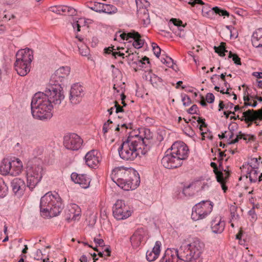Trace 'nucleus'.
Here are the masks:
<instances>
[{"label": "nucleus", "instance_id": "f257e3e1", "mask_svg": "<svg viewBox=\"0 0 262 262\" xmlns=\"http://www.w3.org/2000/svg\"><path fill=\"white\" fill-rule=\"evenodd\" d=\"M150 136H129L118 149L120 157L125 161H134L140 154H146L150 149Z\"/></svg>", "mask_w": 262, "mask_h": 262}, {"label": "nucleus", "instance_id": "f03ea898", "mask_svg": "<svg viewBox=\"0 0 262 262\" xmlns=\"http://www.w3.org/2000/svg\"><path fill=\"white\" fill-rule=\"evenodd\" d=\"M188 154V147L184 142H176L172 145L169 154L167 153L162 159L161 163L166 168H177L187 159Z\"/></svg>", "mask_w": 262, "mask_h": 262}, {"label": "nucleus", "instance_id": "7ed1b4c3", "mask_svg": "<svg viewBox=\"0 0 262 262\" xmlns=\"http://www.w3.org/2000/svg\"><path fill=\"white\" fill-rule=\"evenodd\" d=\"M112 180L119 187L126 191L135 189L140 183L139 174L135 170L123 167L116 168L113 170Z\"/></svg>", "mask_w": 262, "mask_h": 262}, {"label": "nucleus", "instance_id": "20e7f679", "mask_svg": "<svg viewBox=\"0 0 262 262\" xmlns=\"http://www.w3.org/2000/svg\"><path fill=\"white\" fill-rule=\"evenodd\" d=\"M204 248V244L200 240L196 239L193 242L182 245L179 248L172 249L171 250L177 261L201 262L200 256Z\"/></svg>", "mask_w": 262, "mask_h": 262}, {"label": "nucleus", "instance_id": "39448f33", "mask_svg": "<svg viewBox=\"0 0 262 262\" xmlns=\"http://www.w3.org/2000/svg\"><path fill=\"white\" fill-rule=\"evenodd\" d=\"M31 108L32 115L34 118L45 120L52 117L53 104H51L45 92H39L34 95Z\"/></svg>", "mask_w": 262, "mask_h": 262}, {"label": "nucleus", "instance_id": "423d86ee", "mask_svg": "<svg viewBox=\"0 0 262 262\" xmlns=\"http://www.w3.org/2000/svg\"><path fill=\"white\" fill-rule=\"evenodd\" d=\"M63 205L57 193L49 192L40 199V211L42 216L54 217L62 210Z\"/></svg>", "mask_w": 262, "mask_h": 262}, {"label": "nucleus", "instance_id": "0eeeda50", "mask_svg": "<svg viewBox=\"0 0 262 262\" xmlns=\"http://www.w3.org/2000/svg\"><path fill=\"white\" fill-rule=\"evenodd\" d=\"M33 59V52L31 49L25 48L19 50L16 54L14 63V68L17 74L21 76H26L30 72Z\"/></svg>", "mask_w": 262, "mask_h": 262}, {"label": "nucleus", "instance_id": "6e6552de", "mask_svg": "<svg viewBox=\"0 0 262 262\" xmlns=\"http://www.w3.org/2000/svg\"><path fill=\"white\" fill-rule=\"evenodd\" d=\"M43 167L41 162L35 161L33 163L29 164L26 168L27 186L33 189L40 181L43 174Z\"/></svg>", "mask_w": 262, "mask_h": 262}, {"label": "nucleus", "instance_id": "1a4fd4ad", "mask_svg": "<svg viewBox=\"0 0 262 262\" xmlns=\"http://www.w3.org/2000/svg\"><path fill=\"white\" fill-rule=\"evenodd\" d=\"M49 100L51 104L54 105H59L64 99V95L63 91V88L61 83H50L45 91Z\"/></svg>", "mask_w": 262, "mask_h": 262}, {"label": "nucleus", "instance_id": "9d476101", "mask_svg": "<svg viewBox=\"0 0 262 262\" xmlns=\"http://www.w3.org/2000/svg\"><path fill=\"white\" fill-rule=\"evenodd\" d=\"M212 208L213 204L211 202L202 201L192 208L191 219L194 221L203 219L212 211Z\"/></svg>", "mask_w": 262, "mask_h": 262}, {"label": "nucleus", "instance_id": "9b49d317", "mask_svg": "<svg viewBox=\"0 0 262 262\" xmlns=\"http://www.w3.org/2000/svg\"><path fill=\"white\" fill-rule=\"evenodd\" d=\"M82 143V139L76 134H70L64 136L63 138V145L69 150H78Z\"/></svg>", "mask_w": 262, "mask_h": 262}, {"label": "nucleus", "instance_id": "f8f14e48", "mask_svg": "<svg viewBox=\"0 0 262 262\" xmlns=\"http://www.w3.org/2000/svg\"><path fill=\"white\" fill-rule=\"evenodd\" d=\"M114 216L118 220H121L128 217L131 212L128 207L125 205L124 201L118 200L113 207Z\"/></svg>", "mask_w": 262, "mask_h": 262}, {"label": "nucleus", "instance_id": "ddd939ff", "mask_svg": "<svg viewBox=\"0 0 262 262\" xmlns=\"http://www.w3.org/2000/svg\"><path fill=\"white\" fill-rule=\"evenodd\" d=\"M84 95L83 87L78 83H75L71 88L70 100L73 104H77L80 102Z\"/></svg>", "mask_w": 262, "mask_h": 262}, {"label": "nucleus", "instance_id": "4468645a", "mask_svg": "<svg viewBox=\"0 0 262 262\" xmlns=\"http://www.w3.org/2000/svg\"><path fill=\"white\" fill-rule=\"evenodd\" d=\"M70 68L68 66L61 67L58 69L52 76L50 83H60L64 78L69 75Z\"/></svg>", "mask_w": 262, "mask_h": 262}, {"label": "nucleus", "instance_id": "2eb2a0df", "mask_svg": "<svg viewBox=\"0 0 262 262\" xmlns=\"http://www.w3.org/2000/svg\"><path fill=\"white\" fill-rule=\"evenodd\" d=\"M244 118L241 119L242 121L244 120L246 122H252L256 120H262V107L261 109L255 111L254 110H248L243 114Z\"/></svg>", "mask_w": 262, "mask_h": 262}, {"label": "nucleus", "instance_id": "dca6fc26", "mask_svg": "<svg viewBox=\"0 0 262 262\" xmlns=\"http://www.w3.org/2000/svg\"><path fill=\"white\" fill-rule=\"evenodd\" d=\"M71 178L73 181L78 184L82 188H87L89 187L90 180L86 174L73 172L71 175Z\"/></svg>", "mask_w": 262, "mask_h": 262}, {"label": "nucleus", "instance_id": "f3484780", "mask_svg": "<svg viewBox=\"0 0 262 262\" xmlns=\"http://www.w3.org/2000/svg\"><path fill=\"white\" fill-rule=\"evenodd\" d=\"M225 226V222L222 221L221 217L220 216L215 217L211 223L212 231L216 234L221 233L224 230Z\"/></svg>", "mask_w": 262, "mask_h": 262}, {"label": "nucleus", "instance_id": "a211bd4d", "mask_svg": "<svg viewBox=\"0 0 262 262\" xmlns=\"http://www.w3.org/2000/svg\"><path fill=\"white\" fill-rule=\"evenodd\" d=\"M98 152L96 150H92L88 152L85 156V160L86 165L90 167L96 166L99 162V158L97 157Z\"/></svg>", "mask_w": 262, "mask_h": 262}, {"label": "nucleus", "instance_id": "6ab92c4d", "mask_svg": "<svg viewBox=\"0 0 262 262\" xmlns=\"http://www.w3.org/2000/svg\"><path fill=\"white\" fill-rule=\"evenodd\" d=\"M210 166L213 168V171L215 174L216 180L219 182L222 186V188L224 192L227 189V187L225 185V182L226 179L229 177V173H227L226 177H224L223 173L221 170H217V165L214 162H211Z\"/></svg>", "mask_w": 262, "mask_h": 262}, {"label": "nucleus", "instance_id": "aec40b11", "mask_svg": "<svg viewBox=\"0 0 262 262\" xmlns=\"http://www.w3.org/2000/svg\"><path fill=\"white\" fill-rule=\"evenodd\" d=\"M144 235V232L143 229H138L134 232L130 238L132 245L134 248H137L140 246L143 239Z\"/></svg>", "mask_w": 262, "mask_h": 262}, {"label": "nucleus", "instance_id": "412c9836", "mask_svg": "<svg viewBox=\"0 0 262 262\" xmlns=\"http://www.w3.org/2000/svg\"><path fill=\"white\" fill-rule=\"evenodd\" d=\"M50 10L54 13L59 14H61L62 12L69 15H75L76 13L75 9L66 6H54L51 7Z\"/></svg>", "mask_w": 262, "mask_h": 262}, {"label": "nucleus", "instance_id": "4be33fe9", "mask_svg": "<svg viewBox=\"0 0 262 262\" xmlns=\"http://www.w3.org/2000/svg\"><path fill=\"white\" fill-rule=\"evenodd\" d=\"M11 187L13 192L18 195H21L26 188V185L23 180L15 178L11 182Z\"/></svg>", "mask_w": 262, "mask_h": 262}, {"label": "nucleus", "instance_id": "5701e85b", "mask_svg": "<svg viewBox=\"0 0 262 262\" xmlns=\"http://www.w3.org/2000/svg\"><path fill=\"white\" fill-rule=\"evenodd\" d=\"M81 209L76 204H73L70 205L67 212L66 219L68 221L76 220L80 215Z\"/></svg>", "mask_w": 262, "mask_h": 262}, {"label": "nucleus", "instance_id": "b1692460", "mask_svg": "<svg viewBox=\"0 0 262 262\" xmlns=\"http://www.w3.org/2000/svg\"><path fill=\"white\" fill-rule=\"evenodd\" d=\"M160 242L157 241L152 250L146 252V257L148 261H153L158 258L160 252Z\"/></svg>", "mask_w": 262, "mask_h": 262}, {"label": "nucleus", "instance_id": "393cba45", "mask_svg": "<svg viewBox=\"0 0 262 262\" xmlns=\"http://www.w3.org/2000/svg\"><path fill=\"white\" fill-rule=\"evenodd\" d=\"M251 41L254 47H262V29H258L253 33Z\"/></svg>", "mask_w": 262, "mask_h": 262}, {"label": "nucleus", "instance_id": "a878e982", "mask_svg": "<svg viewBox=\"0 0 262 262\" xmlns=\"http://www.w3.org/2000/svg\"><path fill=\"white\" fill-rule=\"evenodd\" d=\"M23 164L18 159L15 161H12L10 171V175L16 176L19 175L22 171Z\"/></svg>", "mask_w": 262, "mask_h": 262}, {"label": "nucleus", "instance_id": "bb28decb", "mask_svg": "<svg viewBox=\"0 0 262 262\" xmlns=\"http://www.w3.org/2000/svg\"><path fill=\"white\" fill-rule=\"evenodd\" d=\"M243 139L247 142L250 141H254L255 139V137L253 135H247L242 133L241 132L238 133V134L236 135L235 139L232 140L229 142V144H233L237 143L239 139Z\"/></svg>", "mask_w": 262, "mask_h": 262}, {"label": "nucleus", "instance_id": "cd10ccee", "mask_svg": "<svg viewBox=\"0 0 262 262\" xmlns=\"http://www.w3.org/2000/svg\"><path fill=\"white\" fill-rule=\"evenodd\" d=\"M12 162L8 159H4L1 165L0 166V173L3 175L9 174L10 175V171Z\"/></svg>", "mask_w": 262, "mask_h": 262}, {"label": "nucleus", "instance_id": "c85d7f7f", "mask_svg": "<svg viewBox=\"0 0 262 262\" xmlns=\"http://www.w3.org/2000/svg\"><path fill=\"white\" fill-rule=\"evenodd\" d=\"M258 169H250L248 167L247 170L246 171V178H249L251 182H255L258 179V174L259 171L258 170Z\"/></svg>", "mask_w": 262, "mask_h": 262}, {"label": "nucleus", "instance_id": "c756f323", "mask_svg": "<svg viewBox=\"0 0 262 262\" xmlns=\"http://www.w3.org/2000/svg\"><path fill=\"white\" fill-rule=\"evenodd\" d=\"M171 249H168L166 251V255L160 260V262H181L177 261Z\"/></svg>", "mask_w": 262, "mask_h": 262}, {"label": "nucleus", "instance_id": "7c9ffc66", "mask_svg": "<svg viewBox=\"0 0 262 262\" xmlns=\"http://www.w3.org/2000/svg\"><path fill=\"white\" fill-rule=\"evenodd\" d=\"M102 12L109 14H114L117 12V8L114 5L103 4Z\"/></svg>", "mask_w": 262, "mask_h": 262}, {"label": "nucleus", "instance_id": "2f4dec72", "mask_svg": "<svg viewBox=\"0 0 262 262\" xmlns=\"http://www.w3.org/2000/svg\"><path fill=\"white\" fill-rule=\"evenodd\" d=\"M214 49L215 52L222 57H224L225 55V52H227V50H226V43L223 42H222L218 47L214 46Z\"/></svg>", "mask_w": 262, "mask_h": 262}, {"label": "nucleus", "instance_id": "473e14b6", "mask_svg": "<svg viewBox=\"0 0 262 262\" xmlns=\"http://www.w3.org/2000/svg\"><path fill=\"white\" fill-rule=\"evenodd\" d=\"M34 258L37 262H49L48 258H43V254L40 250L38 249L33 255Z\"/></svg>", "mask_w": 262, "mask_h": 262}, {"label": "nucleus", "instance_id": "72a5a7b5", "mask_svg": "<svg viewBox=\"0 0 262 262\" xmlns=\"http://www.w3.org/2000/svg\"><path fill=\"white\" fill-rule=\"evenodd\" d=\"M8 187L4 181L0 178V198H4L7 194Z\"/></svg>", "mask_w": 262, "mask_h": 262}, {"label": "nucleus", "instance_id": "f704fd0d", "mask_svg": "<svg viewBox=\"0 0 262 262\" xmlns=\"http://www.w3.org/2000/svg\"><path fill=\"white\" fill-rule=\"evenodd\" d=\"M120 37L121 38V39L124 40L126 39L127 40L129 38L133 37H139V33L137 32H136L135 31H133L130 32L126 33H123L120 34Z\"/></svg>", "mask_w": 262, "mask_h": 262}, {"label": "nucleus", "instance_id": "c9c22d12", "mask_svg": "<svg viewBox=\"0 0 262 262\" xmlns=\"http://www.w3.org/2000/svg\"><path fill=\"white\" fill-rule=\"evenodd\" d=\"M259 162L258 159L256 158H251L248 162L247 166L249 167L250 169H258L259 168Z\"/></svg>", "mask_w": 262, "mask_h": 262}, {"label": "nucleus", "instance_id": "e433bc0d", "mask_svg": "<svg viewBox=\"0 0 262 262\" xmlns=\"http://www.w3.org/2000/svg\"><path fill=\"white\" fill-rule=\"evenodd\" d=\"M131 38H133L134 39L133 45L135 48L139 49L143 46L144 41L141 39V35L140 34L139 37L135 36L132 37Z\"/></svg>", "mask_w": 262, "mask_h": 262}, {"label": "nucleus", "instance_id": "4c0bfd02", "mask_svg": "<svg viewBox=\"0 0 262 262\" xmlns=\"http://www.w3.org/2000/svg\"><path fill=\"white\" fill-rule=\"evenodd\" d=\"M147 10H144L143 15L140 17L143 25L147 26L150 23L149 14L146 12Z\"/></svg>", "mask_w": 262, "mask_h": 262}, {"label": "nucleus", "instance_id": "58836bf2", "mask_svg": "<svg viewBox=\"0 0 262 262\" xmlns=\"http://www.w3.org/2000/svg\"><path fill=\"white\" fill-rule=\"evenodd\" d=\"M150 81L151 83L154 86H157L159 83L162 82V79L161 78L159 77L155 74H152L150 76Z\"/></svg>", "mask_w": 262, "mask_h": 262}, {"label": "nucleus", "instance_id": "ea45409f", "mask_svg": "<svg viewBox=\"0 0 262 262\" xmlns=\"http://www.w3.org/2000/svg\"><path fill=\"white\" fill-rule=\"evenodd\" d=\"M236 206L234 205H231L230 207L231 221L237 220L239 217V215L236 213Z\"/></svg>", "mask_w": 262, "mask_h": 262}, {"label": "nucleus", "instance_id": "a19ab883", "mask_svg": "<svg viewBox=\"0 0 262 262\" xmlns=\"http://www.w3.org/2000/svg\"><path fill=\"white\" fill-rule=\"evenodd\" d=\"M212 10L216 13L219 14L220 16H227L229 15V13L224 10L221 9L217 7H215L212 8Z\"/></svg>", "mask_w": 262, "mask_h": 262}, {"label": "nucleus", "instance_id": "79ce46f5", "mask_svg": "<svg viewBox=\"0 0 262 262\" xmlns=\"http://www.w3.org/2000/svg\"><path fill=\"white\" fill-rule=\"evenodd\" d=\"M103 5V3L95 2L94 6L90 8L91 9L97 12H102V10H103L102 9Z\"/></svg>", "mask_w": 262, "mask_h": 262}, {"label": "nucleus", "instance_id": "37998d69", "mask_svg": "<svg viewBox=\"0 0 262 262\" xmlns=\"http://www.w3.org/2000/svg\"><path fill=\"white\" fill-rule=\"evenodd\" d=\"M112 123L113 122L110 119H108L107 122L104 123L102 130L104 134L108 132V129L112 128Z\"/></svg>", "mask_w": 262, "mask_h": 262}, {"label": "nucleus", "instance_id": "c03bdc74", "mask_svg": "<svg viewBox=\"0 0 262 262\" xmlns=\"http://www.w3.org/2000/svg\"><path fill=\"white\" fill-rule=\"evenodd\" d=\"M151 46L154 54L157 57H159L161 53V49L156 43L154 42L152 43Z\"/></svg>", "mask_w": 262, "mask_h": 262}, {"label": "nucleus", "instance_id": "a18cd8bd", "mask_svg": "<svg viewBox=\"0 0 262 262\" xmlns=\"http://www.w3.org/2000/svg\"><path fill=\"white\" fill-rule=\"evenodd\" d=\"M182 101L184 106H188L191 103L190 98L186 94L182 95Z\"/></svg>", "mask_w": 262, "mask_h": 262}, {"label": "nucleus", "instance_id": "49530a36", "mask_svg": "<svg viewBox=\"0 0 262 262\" xmlns=\"http://www.w3.org/2000/svg\"><path fill=\"white\" fill-rule=\"evenodd\" d=\"M170 21L172 22L173 23V24L176 26H178V27L182 26L183 28H184L185 27L184 25H182V21L179 19L171 18L170 20Z\"/></svg>", "mask_w": 262, "mask_h": 262}, {"label": "nucleus", "instance_id": "de8ad7c7", "mask_svg": "<svg viewBox=\"0 0 262 262\" xmlns=\"http://www.w3.org/2000/svg\"><path fill=\"white\" fill-rule=\"evenodd\" d=\"M214 96L212 93H209L206 96V100L209 103H212L214 101Z\"/></svg>", "mask_w": 262, "mask_h": 262}, {"label": "nucleus", "instance_id": "09e8293b", "mask_svg": "<svg viewBox=\"0 0 262 262\" xmlns=\"http://www.w3.org/2000/svg\"><path fill=\"white\" fill-rule=\"evenodd\" d=\"M188 3L192 6H194L196 4L201 5H204V3L202 0H187Z\"/></svg>", "mask_w": 262, "mask_h": 262}, {"label": "nucleus", "instance_id": "8fccbe9b", "mask_svg": "<svg viewBox=\"0 0 262 262\" xmlns=\"http://www.w3.org/2000/svg\"><path fill=\"white\" fill-rule=\"evenodd\" d=\"M82 47H79L78 46L80 53L82 56H86L87 54L89 53L88 48L86 47H84V48L83 49H81Z\"/></svg>", "mask_w": 262, "mask_h": 262}, {"label": "nucleus", "instance_id": "3c124183", "mask_svg": "<svg viewBox=\"0 0 262 262\" xmlns=\"http://www.w3.org/2000/svg\"><path fill=\"white\" fill-rule=\"evenodd\" d=\"M198 110V107L196 105L194 104L191 106L190 108L188 110V113L191 114L196 113Z\"/></svg>", "mask_w": 262, "mask_h": 262}, {"label": "nucleus", "instance_id": "603ef678", "mask_svg": "<svg viewBox=\"0 0 262 262\" xmlns=\"http://www.w3.org/2000/svg\"><path fill=\"white\" fill-rule=\"evenodd\" d=\"M199 123H201L200 125L199 129L201 131H203V128L206 127L207 124L205 123L204 120L202 119L201 118H199L197 120Z\"/></svg>", "mask_w": 262, "mask_h": 262}, {"label": "nucleus", "instance_id": "864d4df0", "mask_svg": "<svg viewBox=\"0 0 262 262\" xmlns=\"http://www.w3.org/2000/svg\"><path fill=\"white\" fill-rule=\"evenodd\" d=\"M165 64L168 67L174 69V66H173V64H174L173 60L171 58H170L169 57H167V60L166 63Z\"/></svg>", "mask_w": 262, "mask_h": 262}, {"label": "nucleus", "instance_id": "5fc2aeb1", "mask_svg": "<svg viewBox=\"0 0 262 262\" xmlns=\"http://www.w3.org/2000/svg\"><path fill=\"white\" fill-rule=\"evenodd\" d=\"M94 242L99 246H104V242L103 239L102 238H98L96 237L94 238Z\"/></svg>", "mask_w": 262, "mask_h": 262}, {"label": "nucleus", "instance_id": "6e6d98bb", "mask_svg": "<svg viewBox=\"0 0 262 262\" xmlns=\"http://www.w3.org/2000/svg\"><path fill=\"white\" fill-rule=\"evenodd\" d=\"M232 60L234 63L237 65H241V58L236 54H234Z\"/></svg>", "mask_w": 262, "mask_h": 262}, {"label": "nucleus", "instance_id": "4d7b16f0", "mask_svg": "<svg viewBox=\"0 0 262 262\" xmlns=\"http://www.w3.org/2000/svg\"><path fill=\"white\" fill-rule=\"evenodd\" d=\"M213 10H212V8L208 7L207 6H205L202 8V13L204 14H208L209 12L212 13Z\"/></svg>", "mask_w": 262, "mask_h": 262}, {"label": "nucleus", "instance_id": "13d9d810", "mask_svg": "<svg viewBox=\"0 0 262 262\" xmlns=\"http://www.w3.org/2000/svg\"><path fill=\"white\" fill-rule=\"evenodd\" d=\"M192 187V185L190 184L186 187H185L183 189V193L185 195H190V193L188 192L189 189Z\"/></svg>", "mask_w": 262, "mask_h": 262}, {"label": "nucleus", "instance_id": "bf43d9fd", "mask_svg": "<svg viewBox=\"0 0 262 262\" xmlns=\"http://www.w3.org/2000/svg\"><path fill=\"white\" fill-rule=\"evenodd\" d=\"M219 151V155L220 159L219 160L220 164H219V168H220L222 165V161L223 160V157L226 156V154H224V152H222L220 149H217Z\"/></svg>", "mask_w": 262, "mask_h": 262}, {"label": "nucleus", "instance_id": "052dcab7", "mask_svg": "<svg viewBox=\"0 0 262 262\" xmlns=\"http://www.w3.org/2000/svg\"><path fill=\"white\" fill-rule=\"evenodd\" d=\"M104 252H105L106 253V256H110V254H111V251L109 249V248H106L104 250V251H103L102 252H99L98 254L101 257H102L103 256V255L104 254Z\"/></svg>", "mask_w": 262, "mask_h": 262}, {"label": "nucleus", "instance_id": "680f3d73", "mask_svg": "<svg viewBox=\"0 0 262 262\" xmlns=\"http://www.w3.org/2000/svg\"><path fill=\"white\" fill-rule=\"evenodd\" d=\"M115 107H116V113H118L119 112H123V109L122 107H121L120 105H119L117 101H115Z\"/></svg>", "mask_w": 262, "mask_h": 262}, {"label": "nucleus", "instance_id": "e2e57ef3", "mask_svg": "<svg viewBox=\"0 0 262 262\" xmlns=\"http://www.w3.org/2000/svg\"><path fill=\"white\" fill-rule=\"evenodd\" d=\"M176 33H177V35L179 36L180 37H184L185 36V33L184 32L183 29H179V32L177 33L176 32Z\"/></svg>", "mask_w": 262, "mask_h": 262}, {"label": "nucleus", "instance_id": "0e129e2a", "mask_svg": "<svg viewBox=\"0 0 262 262\" xmlns=\"http://www.w3.org/2000/svg\"><path fill=\"white\" fill-rule=\"evenodd\" d=\"M73 27L74 28V29H77V32H79L80 31V25L78 23V21H77V22H76L75 23H74L73 24Z\"/></svg>", "mask_w": 262, "mask_h": 262}, {"label": "nucleus", "instance_id": "69168bd1", "mask_svg": "<svg viewBox=\"0 0 262 262\" xmlns=\"http://www.w3.org/2000/svg\"><path fill=\"white\" fill-rule=\"evenodd\" d=\"M114 50H115V49H114V46H113V47H108V48H105V49H104V50H105V53H107V54H110V53H112V52L113 53V51Z\"/></svg>", "mask_w": 262, "mask_h": 262}, {"label": "nucleus", "instance_id": "338daca9", "mask_svg": "<svg viewBox=\"0 0 262 262\" xmlns=\"http://www.w3.org/2000/svg\"><path fill=\"white\" fill-rule=\"evenodd\" d=\"M252 75L258 78H262V72H253Z\"/></svg>", "mask_w": 262, "mask_h": 262}, {"label": "nucleus", "instance_id": "774afa93", "mask_svg": "<svg viewBox=\"0 0 262 262\" xmlns=\"http://www.w3.org/2000/svg\"><path fill=\"white\" fill-rule=\"evenodd\" d=\"M79 260L81 262H87L88 257H86V255H83L80 257Z\"/></svg>", "mask_w": 262, "mask_h": 262}]
</instances>
